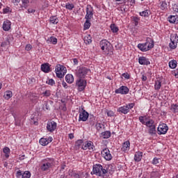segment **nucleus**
I'll use <instances>...</instances> for the list:
<instances>
[{"label": "nucleus", "instance_id": "f257e3e1", "mask_svg": "<svg viewBox=\"0 0 178 178\" xmlns=\"http://www.w3.org/2000/svg\"><path fill=\"white\" fill-rule=\"evenodd\" d=\"M102 51L105 55H113V46L106 40H102L99 43Z\"/></svg>", "mask_w": 178, "mask_h": 178}, {"label": "nucleus", "instance_id": "f03ea898", "mask_svg": "<svg viewBox=\"0 0 178 178\" xmlns=\"http://www.w3.org/2000/svg\"><path fill=\"white\" fill-rule=\"evenodd\" d=\"M154 40L150 38H147L145 43H139L138 44V48L142 52H147V51H149V49H152L154 47Z\"/></svg>", "mask_w": 178, "mask_h": 178}, {"label": "nucleus", "instance_id": "7ed1b4c3", "mask_svg": "<svg viewBox=\"0 0 178 178\" xmlns=\"http://www.w3.org/2000/svg\"><path fill=\"white\" fill-rule=\"evenodd\" d=\"M54 165H55V160L54 159L47 158L42 161L40 170L42 172H47V170H49Z\"/></svg>", "mask_w": 178, "mask_h": 178}, {"label": "nucleus", "instance_id": "20e7f679", "mask_svg": "<svg viewBox=\"0 0 178 178\" xmlns=\"http://www.w3.org/2000/svg\"><path fill=\"white\" fill-rule=\"evenodd\" d=\"M92 172L93 175L104 177L108 173V170L104 168L101 164H95L93 165Z\"/></svg>", "mask_w": 178, "mask_h": 178}, {"label": "nucleus", "instance_id": "39448f33", "mask_svg": "<svg viewBox=\"0 0 178 178\" xmlns=\"http://www.w3.org/2000/svg\"><path fill=\"white\" fill-rule=\"evenodd\" d=\"M55 70L56 76L58 77V79H63V77L66 74V72H67L66 67L62 65H58L56 67Z\"/></svg>", "mask_w": 178, "mask_h": 178}, {"label": "nucleus", "instance_id": "423d86ee", "mask_svg": "<svg viewBox=\"0 0 178 178\" xmlns=\"http://www.w3.org/2000/svg\"><path fill=\"white\" fill-rule=\"evenodd\" d=\"M76 84L79 87V91H84L87 86V81L84 79L79 78L76 81Z\"/></svg>", "mask_w": 178, "mask_h": 178}, {"label": "nucleus", "instance_id": "0eeeda50", "mask_svg": "<svg viewBox=\"0 0 178 178\" xmlns=\"http://www.w3.org/2000/svg\"><path fill=\"white\" fill-rule=\"evenodd\" d=\"M170 41L171 42L169 44L170 48H171V49H176L177 47V42H178L177 34L171 35Z\"/></svg>", "mask_w": 178, "mask_h": 178}, {"label": "nucleus", "instance_id": "6e6552de", "mask_svg": "<svg viewBox=\"0 0 178 178\" xmlns=\"http://www.w3.org/2000/svg\"><path fill=\"white\" fill-rule=\"evenodd\" d=\"M88 72H90V70H88V68L80 67L78 70L76 76L77 77H79V79H86V76H87V74L88 73Z\"/></svg>", "mask_w": 178, "mask_h": 178}, {"label": "nucleus", "instance_id": "1a4fd4ad", "mask_svg": "<svg viewBox=\"0 0 178 178\" xmlns=\"http://www.w3.org/2000/svg\"><path fill=\"white\" fill-rule=\"evenodd\" d=\"M94 16V8L91 5H88L86 6V15L85 19L88 20H91Z\"/></svg>", "mask_w": 178, "mask_h": 178}, {"label": "nucleus", "instance_id": "9d476101", "mask_svg": "<svg viewBox=\"0 0 178 178\" xmlns=\"http://www.w3.org/2000/svg\"><path fill=\"white\" fill-rule=\"evenodd\" d=\"M95 148V146H94L92 141H86L83 143L81 149H83L84 151L89 149V151L92 152L94 151Z\"/></svg>", "mask_w": 178, "mask_h": 178}, {"label": "nucleus", "instance_id": "9b49d317", "mask_svg": "<svg viewBox=\"0 0 178 178\" xmlns=\"http://www.w3.org/2000/svg\"><path fill=\"white\" fill-rule=\"evenodd\" d=\"M169 127L166 124H160L157 128L158 134H166Z\"/></svg>", "mask_w": 178, "mask_h": 178}, {"label": "nucleus", "instance_id": "f8f14e48", "mask_svg": "<svg viewBox=\"0 0 178 178\" xmlns=\"http://www.w3.org/2000/svg\"><path fill=\"white\" fill-rule=\"evenodd\" d=\"M102 156L106 161H111L112 159V154H111V152L108 148H105L102 150Z\"/></svg>", "mask_w": 178, "mask_h": 178}, {"label": "nucleus", "instance_id": "ddd939ff", "mask_svg": "<svg viewBox=\"0 0 178 178\" xmlns=\"http://www.w3.org/2000/svg\"><path fill=\"white\" fill-rule=\"evenodd\" d=\"M129 88L127 86H121L118 89L115 90V94H122L123 95H126V94H129Z\"/></svg>", "mask_w": 178, "mask_h": 178}, {"label": "nucleus", "instance_id": "4468645a", "mask_svg": "<svg viewBox=\"0 0 178 178\" xmlns=\"http://www.w3.org/2000/svg\"><path fill=\"white\" fill-rule=\"evenodd\" d=\"M88 116V113L86 111V110H83V111L79 113V122H87Z\"/></svg>", "mask_w": 178, "mask_h": 178}, {"label": "nucleus", "instance_id": "2eb2a0df", "mask_svg": "<svg viewBox=\"0 0 178 178\" xmlns=\"http://www.w3.org/2000/svg\"><path fill=\"white\" fill-rule=\"evenodd\" d=\"M56 126L57 124L54 121L48 122L47 125V129L48 130V131H50V133H52V131H55Z\"/></svg>", "mask_w": 178, "mask_h": 178}, {"label": "nucleus", "instance_id": "dca6fc26", "mask_svg": "<svg viewBox=\"0 0 178 178\" xmlns=\"http://www.w3.org/2000/svg\"><path fill=\"white\" fill-rule=\"evenodd\" d=\"M53 140L52 137H49L48 138H42L40 139L39 143L41 145L45 146L48 145L49 143H52Z\"/></svg>", "mask_w": 178, "mask_h": 178}, {"label": "nucleus", "instance_id": "f3484780", "mask_svg": "<svg viewBox=\"0 0 178 178\" xmlns=\"http://www.w3.org/2000/svg\"><path fill=\"white\" fill-rule=\"evenodd\" d=\"M138 62L140 65H145L146 66L151 65L149 60L144 56L139 57Z\"/></svg>", "mask_w": 178, "mask_h": 178}, {"label": "nucleus", "instance_id": "a211bd4d", "mask_svg": "<svg viewBox=\"0 0 178 178\" xmlns=\"http://www.w3.org/2000/svg\"><path fill=\"white\" fill-rule=\"evenodd\" d=\"M10 26H12V22H10L9 19L4 21L3 23V30H4V31H9Z\"/></svg>", "mask_w": 178, "mask_h": 178}, {"label": "nucleus", "instance_id": "6ab92c4d", "mask_svg": "<svg viewBox=\"0 0 178 178\" xmlns=\"http://www.w3.org/2000/svg\"><path fill=\"white\" fill-rule=\"evenodd\" d=\"M117 112L120 113H123L124 115H127L129 113V106H123L118 108Z\"/></svg>", "mask_w": 178, "mask_h": 178}, {"label": "nucleus", "instance_id": "aec40b11", "mask_svg": "<svg viewBox=\"0 0 178 178\" xmlns=\"http://www.w3.org/2000/svg\"><path fill=\"white\" fill-rule=\"evenodd\" d=\"M41 70L42 72H44V73H49V72L51 71L49 63L42 64Z\"/></svg>", "mask_w": 178, "mask_h": 178}, {"label": "nucleus", "instance_id": "412c9836", "mask_svg": "<svg viewBox=\"0 0 178 178\" xmlns=\"http://www.w3.org/2000/svg\"><path fill=\"white\" fill-rule=\"evenodd\" d=\"M122 149L124 152H126V151H129L130 149V141L127 140L122 144Z\"/></svg>", "mask_w": 178, "mask_h": 178}, {"label": "nucleus", "instance_id": "4be33fe9", "mask_svg": "<svg viewBox=\"0 0 178 178\" xmlns=\"http://www.w3.org/2000/svg\"><path fill=\"white\" fill-rule=\"evenodd\" d=\"M65 81H67L69 84H72L73 81H74V77L72 74H68L65 76Z\"/></svg>", "mask_w": 178, "mask_h": 178}, {"label": "nucleus", "instance_id": "5701e85b", "mask_svg": "<svg viewBox=\"0 0 178 178\" xmlns=\"http://www.w3.org/2000/svg\"><path fill=\"white\" fill-rule=\"evenodd\" d=\"M143 159V152H136L134 156V161L136 162H140Z\"/></svg>", "mask_w": 178, "mask_h": 178}, {"label": "nucleus", "instance_id": "b1692460", "mask_svg": "<svg viewBox=\"0 0 178 178\" xmlns=\"http://www.w3.org/2000/svg\"><path fill=\"white\" fill-rule=\"evenodd\" d=\"M83 144L84 141H83V140L81 139H79L76 141L75 147L76 148V149H80V148H82Z\"/></svg>", "mask_w": 178, "mask_h": 178}, {"label": "nucleus", "instance_id": "393cba45", "mask_svg": "<svg viewBox=\"0 0 178 178\" xmlns=\"http://www.w3.org/2000/svg\"><path fill=\"white\" fill-rule=\"evenodd\" d=\"M49 22L51 24H58V23H59V19L56 16H51L49 18Z\"/></svg>", "mask_w": 178, "mask_h": 178}, {"label": "nucleus", "instance_id": "a878e982", "mask_svg": "<svg viewBox=\"0 0 178 178\" xmlns=\"http://www.w3.org/2000/svg\"><path fill=\"white\" fill-rule=\"evenodd\" d=\"M12 97H13V93L10 90H7L3 95V97L7 100L10 99Z\"/></svg>", "mask_w": 178, "mask_h": 178}, {"label": "nucleus", "instance_id": "bb28decb", "mask_svg": "<svg viewBox=\"0 0 178 178\" xmlns=\"http://www.w3.org/2000/svg\"><path fill=\"white\" fill-rule=\"evenodd\" d=\"M91 39H92L91 35H87L84 37L83 41L86 44H91V42H92V40Z\"/></svg>", "mask_w": 178, "mask_h": 178}, {"label": "nucleus", "instance_id": "cd10ccee", "mask_svg": "<svg viewBox=\"0 0 178 178\" xmlns=\"http://www.w3.org/2000/svg\"><path fill=\"white\" fill-rule=\"evenodd\" d=\"M90 27H91V19H86L83 26L84 30H88Z\"/></svg>", "mask_w": 178, "mask_h": 178}, {"label": "nucleus", "instance_id": "c85d7f7f", "mask_svg": "<svg viewBox=\"0 0 178 178\" xmlns=\"http://www.w3.org/2000/svg\"><path fill=\"white\" fill-rule=\"evenodd\" d=\"M168 21L170 22V23H176V22H178V17L175 15H170L168 17Z\"/></svg>", "mask_w": 178, "mask_h": 178}, {"label": "nucleus", "instance_id": "c756f323", "mask_svg": "<svg viewBox=\"0 0 178 178\" xmlns=\"http://www.w3.org/2000/svg\"><path fill=\"white\" fill-rule=\"evenodd\" d=\"M161 87H162V82L159 80L156 81L154 83V90H161Z\"/></svg>", "mask_w": 178, "mask_h": 178}, {"label": "nucleus", "instance_id": "7c9ffc66", "mask_svg": "<svg viewBox=\"0 0 178 178\" xmlns=\"http://www.w3.org/2000/svg\"><path fill=\"white\" fill-rule=\"evenodd\" d=\"M154 122L153 121L152 119H149V120L146 121V123L145 124V125L147 127H149V129L152 127L155 126V124H154Z\"/></svg>", "mask_w": 178, "mask_h": 178}, {"label": "nucleus", "instance_id": "2f4dec72", "mask_svg": "<svg viewBox=\"0 0 178 178\" xmlns=\"http://www.w3.org/2000/svg\"><path fill=\"white\" fill-rule=\"evenodd\" d=\"M3 152L5 154V157L6 158H9V154H10V149L9 147H6L3 149Z\"/></svg>", "mask_w": 178, "mask_h": 178}, {"label": "nucleus", "instance_id": "473e14b6", "mask_svg": "<svg viewBox=\"0 0 178 178\" xmlns=\"http://www.w3.org/2000/svg\"><path fill=\"white\" fill-rule=\"evenodd\" d=\"M151 14V12L148 10H146L145 11H142L140 13V16H143V17H148L149 15Z\"/></svg>", "mask_w": 178, "mask_h": 178}, {"label": "nucleus", "instance_id": "72a5a7b5", "mask_svg": "<svg viewBox=\"0 0 178 178\" xmlns=\"http://www.w3.org/2000/svg\"><path fill=\"white\" fill-rule=\"evenodd\" d=\"M169 66L170 69H176V66H177V62L175 60H172L169 62Z\"/></svg>", "mask_w": 178, "mask_h": 178}, {"label": "nucleus", "instance_id": "f704fd0d", "mask_svg": "<svg viewBox=\"0 0 178 178\" xmlns=\"http://www.w3.org/2000/svg\"><path fill=\"white\" fill-rule=\"evenodd\" d=\"M102 136H103V138H109V137L111 136V131H106L102 133Z\"/></svg>", "mask_w": 178, "mask_h": 178}, {"label": "nucleus", "instance_id": "c9c22d12", "mask_svg": "<svg viewBox=\"0 0 178 178\" xmlns=\"http://www.w3.org/2000/svg\"><path fill=\"white\" fill-rule=\"evenodd\" d=\"M110 28L113 33H118L119 31V28L115 24H112Z\"/></svg>", "mask_w": 178, "mask_h": 178}, {"label": "nucleus", "instance_id": "e433bc0d", "mask_svg": "<svg viewBox=\"0 0 178 178\" xmlns=\"http://www.w3.org/2000/svg\"><path fill=\"white\" fill-rule=\"evenodd\" d=\"M22 8H24V9H27V7L29 6V3H30V1L29 0H22Z\"/></svg>", "mask_w": 178, "mask_h": 178}, {"label": "nucleus", "instance_id": "4c0bfd02", "mask_svg": "<svg viewBox=\"0 0 178 178\" xmlns=\"http://www.w3.org/2000/svg\"><path fill=\"white\" fill-rule=\"evenodd\" d=\"M147 120H148V119L147 118L146 115L139 117V121L140 123H142V124H145V123H147Z\"/></svg>", "mask_w": 178, "mask_h": 178}, {"label": "nucleus", "instance_id": "58836bf2", "mask_svg": "<svg viewBox=\"0 0 178 178\" xmlns=\"http://www.w3.org/2000/svg\"><path fill=\"white\" fill-rule=\"evenodd\" d=\"M170 110L174 112V113H177L178 112V105L177 104H172L170 106Z\"/></svg>", "mask_w": 178, "mask_h": 178}, {"label": "nucleus", "instance_id": "ea45409f", "mask_svg": "<svg viewBox=\"0 0 178 178\" xmlns=\"http://www.w3.org/2000/svg\"><path fill=\"white\" fill-rule=\"evenodd\" d=\"M149 134L151 135L156 134V127H155V125L149 128Z\"/></svg>", "mask_w": 178, "mask_h": 178}, {"label": "nucleus", "instance_id": "a19ab883", "mask_svg": "<svg viewBox=\"0 0 178 178\" xmlns=\"http://www.w3.org/2000/svg\"><path fill=\"white\" fill-rule=\"evenodd\" d=\"M49 41L54 45H56V44H58V39L54 36L50 37Z\"/></svg>", "mask_w": 178, "mask_h": 178}, {"label": "nucleus", "instance_id": "79ce46f5", "mask_svg": "<svg viewBox=\"0 0 178 178\" xmlns=\"http://www.w3.org/2000/svg\"><path fill=\"white\" fill-rule=\"evenodd\" d=\"M96 129L98 130V131H101L102 129H105V125L101 123H97L96 124Z\"/></svg>", "mask_w": 178, "mask_h": 178}, {"label": "nucleus", "instance_id": "37998d69", "mask_svg": "<svg viewBox=\"0 0 178 178\" xmlns=\"http://www.w3.org/2000/svg\"><path fill=\"white\" fill-rule=\"evenodd\" d=\"M31 177V173L29 171H25L22 174V178H30Z\"/></svg>", "mask_w": 178, "mask_h": 178}, {"label": "nucleus", "instance_id": "c03bdc74", "mask_svg": "<svg viewBox=\"0 0 178 178\" xmlns=\"http://www.w3.org/2000/svg\"><path fill=\"white\" fill-rule=\"evenodd\" d=\"M42 95H43V97H46L47 98H48V97H51V90H44L43 92H42Z\"/></svg>", "mask_w": 178, "mask_h": 178}, {"label": "nucleus", "instance_id": "a18cd8bd", "mask_svg": "<svg viewBox=\"0 0 178 178\" xmlns=\"http://www.w3.org/2000/svg\"><path fill=\"white\" fill-rule=\"evenodd\" d=\"M65 8L66 9H68V10H73V9H74V6L73 5V3H67L65 5Z\"/></svg>", "mask_w": 178, "mask_h": 178}, {"label": "nucleus", "instance_id": "49530a36", "mask_svg": "<svg viewBox=\"0 0 178 178\" xmlns=\"http://www.w3.org/2000/svg\"><path fill=\"white\" fill-rule=\"evenodd\" d=\"M166 8H168V3H166V1H163L161 5V9L165 10Z\"/></svg>", "mask_w": 178, "mask_h": 178}, {"label": "nucleus", "instance_id": "de8ad7c7", "mask_svg": "<svg viewBox=\"0 0 178 178\" xmlns=\"http://www.w3.org/2000/svg\"><path fill=\"white\" fill-rule=\"evenodd\" d=\"M134 103H129L128 105H126V106H128V111L130 112V109H133L134 108Z\"/></svg>", "mask_w": 178, "mask_h": 178}, {"label": "nucleus", "instance_id": "09e8293b", "mask_svg": "<svg viewBox=\"0 0 178 178\" xmlns=\"http://www.w3.org/2000/svg\"><path fill=\"white\" fill-rule=\"evenodd\" d=\"M9 12H12V9H10L9 7H6L3 10V13H9Z\"/></svg>", "mask_w": 178, "mask_h": 178}, {"label": "nucleus", "instance_id": "8fccbe9b", "mask_svg": "<svg viewBox=\"0 0 178 178\" xmlns=\"http://www.w3.org/2000/svg\"><path fill=\"white\" fill-rule=\"evenodd\" d=\"M25 49L26 51H31V49H33V46L30 44H28L26 45Z\"/></svg>", "mask_w": 178, "mask_h": 178}, {"label": "nucleus", "instance_id": "3c124183", "mask_svg": "<svg viewBox=\"0 0 178 178\" xmlns=\"http://www.w3.org/2000/svg\"><path fill=\"white\" fill-rule=\"evenodd\" d=\"M47 84H49V86H54V84H55V81L52 79H49L48 81H47Z\"/></svg>", "mask_w": 178, "mask_h": 178}, {"label": "nucleus", "instance_id": "603ef678", "mask_svg": "<svg viewBox=\"0 0 178 178\" xmlns=\"http://www.w3.org/2000/svg\"><path fill=\"white\" fill-rule=\"evenodd\" d=\"M43 108L47 109V111H49V105L48 104V102H44Z\"/></svg>", "mask_w": 178, "mask_h": 178}, {"label": "nucleus", "instance_id": "864d4df0", "mask_svg": "<svg viewBox=\"0 0 178 178\" xmlns=\"http://www.w3.org/2000/svg\"><path fill=\"white\" fill-rule=\"evenodd\" d=\"M172 9H173L174 12H177V13H178V3L174 4L172 6Z\"/></svg>", "mask_w": 178, "mask_h": 178}, {"label": "nucleus", "instance_id": "5fc2aeb1", "mask_svg": "<svg viewBox=\"0 0 178 178\" xmlns=\"http://www.w3.org/2000/svg\"><path fill=\"white\" fill-rule=\"evenodd\" d=\"M122 76V77H124V79H130V75L127 72L123 73Z\"/></svg>", "mask_w": 178, "mask_h": 178}, {"label": "nucleus", "instance_id": "6e6d98bb", "mask_svg": "<svg viewBox=\"0 0 178 178\" xmlns=\"http://www.w3.org/2000/svg\"><path fill=\"white\" fill-rule=\"evenodd\" d=\"M115 115V113L112 111H109L107 112V116H109L110 118H112V116Z\"/></svg>", "mask_w": 178, "mask_h": 178}, {"label": "nucleus", "instance_id": "4d7b16f0", "mask_svg": "<svg viewBox=\"0 0 178 178\" xmlns=\"http://www.w3.org/2000/svg\"><path fill=\"white\" fill-rule=\"evenodd\" d=\"M152 163L153 165H158V163H159V159L154 158L152 161Z\"/></svg>", "mask_w": 178, "mask_h": 178}, {"label": "nucleus", "instance_id": "13d9d810", "mask_svg": "<svg viewBox=\"0 0 178 178\" xmlns=\"http://www.w3.org/2000/svg\"><path fill=\"white\" fill-rule=\"evenodd\" d=\"M20 176H22V177H23V172H22V170H18L17 172V177L19 178Z\"/></svg>", "mask_w": 178, "mask_h": 178}, {"label": "nucleus", "instance_id": "bf43d9fd", "mask_svg": "<svg viewBox=\"0 0 178 178\" xmlns=\"http://www.w3.org/2000/svg\"><path fill=\"white\" fill-rule=\"evenodd\" d=\"M66 168V164L63 163L60 165V172H62V170H65V168Z\"/></svg>", "mask_w": 178, "mask_h": 178}, {"label": "nucleus", "instance_id": "052dcab7", "mask_svg": "<svg viewBox=\"0 0 178 178\" xmlns=\"http://www.w3.org/2000/svg\"><path fill=\"white\" fill-rule=\"evenodd\" d=\"M35 13V10H34L33 8L28 9V13Z\"/></svg>", "mask_w": 178, "mask_h": 178}, {"label": "nucleus", "instance_id": "680f3d73", "mask_svg": "<svg viewBox=\"0 0 178 178\" xmlns=\"http://www.w3.org/2000/svg\"><path fill=\"white\" fill-rule=\"evenodd\" d=\"M62 86H63V87H64V88H67V83H66V82H65V81H63L62 82Z\"/></svg>", "mask_w": 178, "mask_h": 178}, {"label": "nucleus", "instance_id": "e2e57ef3", "mask_svg": "<svg viewBox=\"0 0 178 178\" xmlns=\"http://www.w3.org/2000/svg\"><path fill=\"white\" fill-rule=\"evenodd\" d=\"M141 79L143 81H147V76L143 74Z\"/></svg>", "mask_w": 178, "mask_h": 178}, {"label": "nucleus", "instance_id": "0e129e2a", "mask_svg": "<svg viewBox=\"0 0 178 178\" xmlns=\"http://www.w3.org/2000/svg\"><path fill=\"white\" fill-rule=\"evenodd\" d=\"M15 126H20V121L19 120H15Z\"/></svg>", "mask_w": 178, "mask_h": 178}, {"label": "nucleus", "instance_id": "69168bd1", "mask_svg": "<svg viewBox=\"0 0 178 178\" xmlns=\"http://www.w3.org/2000/svg\"><path fill=\"white\" fill-rule=\"evenodd\" d=\"M73 177L74 178H80V175L79 174H77V173H74L73 174Z\"/></svg>", "mask_w": 178, "mask_h": 178}, {"label": "nucleus", "instance_id": "338daca9", "mask_svg": "<svg viewBox=\"0 0 178 178\" xmlns=\"http://www.w3.org/2000/svg\"><path fill=\"white\" fill-rule=\"evenodd\" d=\"M73 62H74V65H77V63H79V60H77V58H74Z\"/></svg>", "mask_w": 178, "mask_h": 178}, {"label": "nucleus", "instance_id": "774afa93", "mask_svg": "<svg viewBox=\"0 0 178 178\" xmlns=\"http://www.w3.org/2000/svg\"><path fill=\"white\" fill-rule=\"evenodd\" d=\"M69 138H70L71 140H72V138H74V135H73V134H69Z\"/></svg>", "mask_w": 178, "mask_h": 178}]
</instances>
